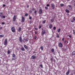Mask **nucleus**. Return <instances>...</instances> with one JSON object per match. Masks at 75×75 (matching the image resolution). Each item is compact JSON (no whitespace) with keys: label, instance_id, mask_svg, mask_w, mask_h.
Masks as SVG:
<instances>
[{"label":"nucleus","instance_id":"1","mask_svg":"<svg viewBox=\"0 0 75 75\" xmlns=\"http://www.w3.org/2000/svg\"><path fill=\"white\" fill-rule=\"evenodd\" d=\"M51 7L52 8V9L53 10L55 8V5H54V4H51Z\"/></svg>","mask_w":75,"mask_h":75},{"label":"nucleus","instance_id":"2","mask_svg":"<svg viewBox=\"0 0 75 75\" xmlns=\"http://www.w3.org/2000/svg\"><path fill=\"white\" fill-rule=\"evenodd\" d=\"M11 30L12 32L13 33H15V28L13 27L11 28Z\"/></svg>","mask_w":75,"mask_h":75},{"label":"nucleus","instance_id":"3","mask_svg":"<svg viewBox=\"0 0 75 75\" xmlns=\"http://www.w3.org/2000/svg\"><path fill=\"white\" fill-rule=\"evenodd\" d=\"M4 45H7V39H6L4 42Z\"/></svg>","mask_w":75,"mask_h":75},{"label":"nucleus","instance_id":"4","mask_svg":"<svg viewBox=\"0 0 75 75\" xmlns=\"http://www.w3.org/2000/svg\"><path fill=\"white\" fill-rule=\"evenodd\" d=\"M58 46L59 47H60V48H62L63 47V45L62 43H60L58 45Z\"/></svg>","mask_w":75,"mask_h":75},{"label":"nucleus","instance_id":"5","mask_svg":"<svg viewBox=\"0 0 75 75\" xmlns=\"http://www.w3.org/2000/svg\"><path fill=\"white\" fill-rule=\"evenodd\" d=\"M68 8L69 10H72V6L71 5H68Z\"/></svg>","mask_w":75,"mask_h":75},{"label":"nucleus","instance_id":"6","mask_svg":"<svg viewBox=\"0 0 75 75\" xmlns=\"http://www.w3.org/2000/svg\"><path fill=\"white\" fill-rule=\"evenodd\" d=\"M25 21V19H24V16L22 17V23H24Z\"/></svg>","mask_w":75,"mask_h":75},{"label":"nucleus","instance_id":"7","mask_svg":"<svg viewBox=\"0 0 75 75\" xmlns=\"http://www.w3.org/2000/svg\"><path fill=\"white\" fill-rule=\"evenodd\" d=\"M45 34V30H43L42 32V35H43Z\"/></svg>","mask_w":75,"mask_h":75},{"label":"nucleus","instance_id":"8","mask_svg":"<svg viewBox=\"0 0 75 75\" xmlns=\"http://www.w3.org/2000/svg\"><path fill=\"white\" fill-rule=\"evenodd\" d=\"M16 19V16H14L13 18V21H15Z\"/></svg>","mask_w":75,"mask_h":75},{"label":"nucleus","instance_id":"9","mask_svg":"<svg viewBox=\"0 0 75 75\" xmlns=\"http://www.w3.org/2000/svg\"><path fill=\"white\" fill-rule=\"evenodd\" d=\"M37 58V57H36L35 56H32L31 57V59H35Z\"/></svg>","mask_w":75,"mask_h":75},{"label":"nucleus","instance_id":"10","mask_svg":"<svg viewBox=\"0 0 75 75\" xmlns=\"http://www.w3.org/2000/svg\"><path fill=\"white\" fill-rule=\"evenodd\" d=\"M19 40L20 42H23V39L21 36H20L19 37Z\"/></svg>","mask_w":75,"mask_h":75},{"label":"nucleus","instance_id":"11","mask_svg":"<svg viewBox=\"0 0 75 75\" xmlns=\"http://www.w3.org/2000/svg\"><path fill=\"white\" fill-rule=\"evenodd\" d=\"M73 20H71V23L74 22V21H75V17H73Z\"/></svg>","mask_w":75,"mask_h":75},{"label":"nucleus","instance_id":"12","mask_svg":"<svg viewBox=\"0 0 75 75\" xmlns=\"http://www.w3.org/2000/svg\"><path fill=\"white\" fill-rule=\"evenodd\" d=\"M28 41V38H27L26 39H24L23 41V42H25V41Z\"/></svg>","mask_w":75,"mask_h":75},{"label":"nucleus","instance_id":"13","mask_svg":"<svg viewBox=\"0 0 75 75\" xmlns=\"http://www.w3.org/2000/svg\"><path fill=\"white\" fill-rule=\"evenodd\" d=\"M42 9L41 8L39 10L40 14H42Z\"/></svg>","mask_w":75,"mask_h":75},{"label":"nucleus","instance_id":"14","mask_svg":"<svg viewBox=\"0 0 75 75\" xmlns=\"http://www.w3.org/2000/svg\"><path fill=\"white\" fill-rule=\"evenodd\" d=\"M21 29H22V28L21 27H19L18 28V31L19 32H20L21 31Z\"/></svg>","mask_w":75,"mask_h":75},{"label":"nucleus","instance_id":"15","mask_svg":"<svg viewBox=\"0 0 75 75\" xmlns=\"http://www.w3.org/2000/svg\"><path fill=\"white\" fill-rule=\"evenodd\" d=\"M0 16H1V18H6V16H2L0 15Z\"/></svg>","mask_w":75,"mask_h":75},{"label":"nucleus","instance_id":"16","mask_svg":"<svg viewBox=\"0 0 75 75\" xmlns=\"http://www.w3.org/2000/svg\"><path fill=\"white\" fill-rule=\"evenodd\" d=\"M70 72V70H68V72L66 73V74L67 75H69V72Z\"/></svg>","mask_w":75,"mask_h":75},{"label":"nucleus","instance_id":"17","mask_svg":"<svg viewBox=\"0 0 75 75\" xmlns=\"http://www.w3.org/2000/svg\"><path fill=\"white\" fill-rule=\"evenodd\" d=\"M21 50L23 51H25V49L24 47H21Z\"/></svg>","mask_w":75,"mask_h":75},{"label":"nucleus","instance_id":"18","mask_svg":"<svg viewBox=\"0 0 75 75\" xmlns=\"http://www.w3.org/2000/svg\"><path fill=\"white\" fill-rule=\"evenodd\" d=\"M24 47L25 49H28V47L25 45H24Z\"/></svg>","mask_w":75,"mask_h":75},{"label":"nucleus","instance_id":"19","mask_svg":"<svg viewBox=\"0 0 75 75\" xmlns=\"http://www.w3.org/2000/svg\"><path fill=\"white\" fill-rule=\"evenodd\" d=\"M65 11L66 13H69V11L68 9H66Z\"/></svg>","mask_w":75,"mask_h":75},{"label":"nucleus","instance_id":"20","mask_svg":"<svg viewBox=\"0 0 75 75\" xmlns=\"http://www.w3.org/2000/svg\"><path fill=\"white\" fill-rule=\"evenodd\" d=\"M75 54V51H74L72 53V55H74Z\"/></svg>","mask_w":75,"mask_h":75},{"label":"nucleus","instance_id":"21","mask_svg":"<svg viewBox=\"0 0 75 75\" xmlns=\"http://www.w3.org/2000/svg\"><path fill=\"white\" fill-rule=\"evenodd\" d=\"M51 52L53 53L54 52V49H52V50H51Z\"/></svg>","mask_w":75,"mask_h":75},{"label":"nucleus","instance_id":"22","mask_svg":"<svg viewBox=\"0 0 75 75\" xmlns=\"http://www.w3.org/2000/svg\"><path fill=\"white\" fill-rule=\"evenodd\" d=\"M40 49L42 51H43V49H44V47H43V46L41 47H40Z\"/></svg>","mask_w":75,"mask_h":75},{"label":"nucleus","instance_id":"23","mask_svg":"<svg viewBox=\"0 0 75 75\" xmlns=\"http://www.w3.org/2000/svg\"><path fill=\"white\" fill-rule=\"evenodd\" d=\"M45 22H46V20H44L42 23L43 24H45Z\"/></svg>","mask_w":75,"mask_h":75},{"label":"nucleus","instance_id":"24","mask_svg":"<svg viewBox=\"0 0 75 75\" xmlns=\"http://www.w3.org/2000/svg\"><path fill=\"white\" fill-rule=\"evenodd\" d=\"M12 57L13 58H15L16 57V55H15V54H13V57Z\"/></svg>","mask_w":75,"mask_h":75},{"label":"nucleus","instance_id":"25","mask_svg":"<svg viewBox=\"0 0 75 75\" xmlns=\"http://www.w3.org/2000/svg\"><path fill=\"white\" fill-rule=\"evenodd\" d=\"M49 27L50 28H52V25L50 24V25L49 26Z\"/></svg>","mask_w":75,"mask_h":75},{"label":"nucleus","instance_id":"26","mask_svg":"<svg viewBox=\"0 0 75 75\" xmlns=\"http://www.w3.org/2000/svg\"><path fill=\"white\" fill-rule=\"evenodd\" d=\"M57 38H59V35L58 34V33H57Z\"/></svg>","mask_w":75,"mask_h":75},{"label":"nucleus","instance_id":"27","mask_svg":"<svg viewBox=\"0 0 75 75\" xmlns=\"http://www.w3.org/2000/svg\"><path fill=\"white\" fill-rule=\"evenodd\" d=\"M60 6L61 7H62V6H64V4H60Z\"/></svg>","mask_w":75,"mask_h":75},{"label":"nucleus","instance_id":"28","mask_svg":"<svg viewBox=\"0 0 75 75\" xmlns=\"http://www.w3.org/2000/svg\"><path fill=\"white\" fill-rule=\"evenodd\" d=\"M54 21V19H51V22L52 23H53Z\"/></svg>","mask_w":75,"mask_h":75},{"label":"nucleus","instance_id":"29","mask_svg":"<svg viewBox=\"0 0 75 75\" xmlns=\"http://www.w3.org/2000/svg\"><path fill=\"white\" fill-rule=\"evenodd\" d=\"M57 31L58 33L60 32V31H61V29H58L57 30Z\"/></svg>","mask_w":75,"mask_h":75},{"label":"nucleus","instance_id":"30","mask_svg":"<svg viewBox=\"0 0 75 75\" xmlns=\"http://www.w3.org/2000/svg\"><path fill=\"white\" fill-rule=\"evenodd\" d=\"M10 51L9 50L8 51V54H10Z\"/></svg>","mask_w":75,"mask_h":75},{"label":"nucleus","instance_id":"31","mask_svg":"<svg viewBox=\"0 0 75 75\" xmlns=\"http://www.w3.org/2000/svg\"><path fill=\"white\" fill-rule=\"evenodd\" d=\"M64 42L65 43H66V44H68V41H64Z\"/></svg>","mask_w":75,"mask_h":75},{"label":"nucleus","instance_id":"32","mask_svg":"<svg viewBox=\"0 0 75 75\" xmlns=\"http://www.w3.org/2000/svg\"><path fill=\"white\" fill-rule=\"evenodd\" d=\"M45 9H46V10H47V9H48V7L47 6H45Z\"/></svg>","mask_w":75,"mask_h":75},{"label":"nucleus","instance_id":"33","mask_svg":"<svg viewBox=\"0 0 75 75\" xmlns=\"http://www.w3.org/2000/svg\"><path fill=\"white\" fill-rule=\"evenodd\" d=\"M73 32L74 35H75V31L74 30H73Z\"/></svg>","mask_w":75,"mask_h":75},{"label":"nucleus","instance_id":"34","mask_svg":"<svg viewBox=\"0 0 75 75\" xmlns=\"http://www.w3.org/2000/svg\"><path fill=\"white\" fill-rule=\"evenodd\" d=\"M40 67L41 68H42V67H43V66H42V64L40 65Z\"/></svg>","mask_w":75,"mask_h":75},{"label":"nucleus","instance_id":"35","mask_svg":"<svg viewBox=\"0 0 75 75\" xmlns=\"http://www.w3.org/2000/svg\"><path fill=\"white\" fill-rule=\"evenodd\" d=\"M28 13H26L25 14V16H28Z\"/></svg>","mask_w":75,"mask_h":75},{"label":"nucleus","instance_id":"36","mask_svg":"<svg viewBox=\"0 0 75 75\" xmlns=\"http://www.w3.org/2000/svg\"><path fill=\"white\" fill-rule=\"evenodd\" d=\"M56 27H55V26H54L53 27V30H56Z\"/></svg>","mask_w":75,"mask_h":75},{"label":"nucleus","instance_id":"37","mask_svg":"<svg viewBox=\"0 0 75 75\" xmlns=\"http://www.w3.org/2000/svg\"><path fill=\"white\" fill-rule=\"evenodd\" d=\"M4 37V35H0V37Z\"/></svg>","mask_w":75,"mask_h":75},{"label":"nucleus","instance_id":"38","mask_svg":"<svg viewBox=\"0 0 75 75\" xmlns=\"http://www.w3.org/2000/svg\"><path fill=\"white\" fill-rule=\"evenodd\" d=\"M52 59H53L52 58H50V60L51 61V62H52Z\"/></svg>","mask_w":75,"mask_h":75},{"label":"nucleus","instance_id":"39","mask_svg":"<svg viewBox=\"0 0 75 75\" xmlns=\"http://www.w3.org/2000/svg\"><path fill=\"white\" fill-rule=\"evenodd\" d=\"M68 36L69 37H70V38H72V36L71 35H69Z\"/></svg>","mask_w":75,"mask_h":75},{"label":"nucleus","instance_id":"40","mask_svg":"<svg viewBox=\"0 0 75 75\" xmlns=\"http://www.w3.org/2000/svg\"><path fill=\"white\" fill-rule=\"evenodd\" d=\"M37 11L36 10H35V14H37Z\"/></svg>","mask_w":75,"mask_h":75},{"label":"nucleus","instance_id":"41","mask_svg":"<svg viewBox=\"0 0 75 75\" xmlns=\"http://www.w3.org/2000/svg\"><path fill=\"white\" fill-rule=\"evenodd\" d=\"M46 6H47V7H49V6H50V4H47L46 5Z\"/></svg>","mask_w":75,"mask_h":75},{"label":"nucleus","instance_id":"42","mask_svg":"<svg viewBox=\"0 0 75 75\" xmlns=\"http://www.w3.org/2000/svg\"><path fill=\"white\" fill-rule=\"evenodd\" d=\"M42 26L41 25H40L39 27V29H40L41 28Z\"/></svg>","mask_w":75,"mask_h":75},{"label":"nucleus","instance_id":"43","mask_svg":"<svg viewBox=\"0 0 75 75\" xmlns=\"http://www.w3.org/2000/svg\"><path fill=\"white\" fill-rule=\"evenodd\" d=\"M29 19L30 20H31V19H32V17H29Z\"/></svg>","mask_w":75,"mask_h":75},{"label":"nucleus","instance_id":"44","mask_svg":"<svg viewBox=\"0 0 75 75\" xmlns=\"http://www.w3.org/2000/svg\"><path fill=\"white\" fill-rule=\"evenodd\" d=\"M34 38H35V40H36V38H37V36H35V37Z\"/></svg>","mask_w":75,"mask_h":75},{"label":"nucleus","instance_id":"45","mask_svg":"<svg viewBox=\"0 0 75 75\" xmlns=\"http://www.w3.org/2000/svg\"><path fill=\"white\" fill-rule=\"evenodd\" d=\"M35 34H37V32L36 31H35Z\"/></svg>","mask_w":75,"mask_h":75},{"label":"nucleus","instance_id":"46","mask_svg":"<svg viewBox=\"0 0 75 75\" xmlns=\"http://www.w3.org/2000/svg\"><path fill=\"white\" fill-rule=\"evenodd\" d=\"M5 24L4 22H2V24Z\"/></svg>","mask_w":75,"mask_h":75},{"label":"nucleus","instance_id":"47","mask_svg":"<svg viewBox=\"0 0 75 75\" xmlns=\"http://www.w3.org/2000/svg\"><path fill=\"white\" fill-rule=\"evenodd\" d=\"M27 8H28V7H29V5H27Z\"/></svg>","mask_w":75,"mask_h":75},{"label":"nucleus","instance_id":"48","mask_svg":"<svg viewBox=\"0 0 75 75\" xmlns=\"http://www.w3.org/2000/svg\"><path fill=\"white\" fill-rule=\"evenodd\" d=\"M29 12H30V13H32V11H29Z\"/></svg>","mask_w":75,"mask_h":75},{"label":"nucleus","instance_id":"49","mask_svg":"<svg viewBox=\"0 0 75 75\" xmlns=\"http://www.w3.org/2000/svg\"><path fill=\"white\" fill-rule=\"evenodd\" d=\"M35 30H38V29H37V28H35Z\"/></svg>","mask_w":75,"mask_h":75},{"label":"nucleus","instance_id":"50","mask_svg":"<svg viewBox=\"0 0 75 75\" xmlns=\"http://www.w3.org/2000/svg\"><path fill=\"white\" fill-rule=\"evenodd\" d=\"M3 12H1V13H0V14H1L2 15H3Z\"/></svg>","mask_w":75,"mask_h":75},{"label":"nucleus","instance_id":"51","mask_svg":"<svg viewBox=\"0 0 75 75\" xmlns=\"http://www.w3.org/2000/svg\"><path fill=\"white\" fill-rule=\"evenodd\" d=\"M5 6H6V5L5 4H4L3 5V7H5Z\"/></svg>","mask_w":75,"mask_h":75},{"label":"nucleus","instance_id":"52","mask_svg":"<svg viewBox=\"0 0 75 75\" xmlns=\"http://www.w3.org/2000/svg\"><path fill=\"white\" fill-rule=\"evenodd\" d=\"M53 61L54 62H55V61H56L55 59H53Z\"/></svg>","mask_w":75,"mask_h":75},{"label":"nucleus","instance_id":"53","mask_svg":"<svg viewBox=\"0 0 75 75\" xmlns=\"http://www.w3.org/2000/svg\"><path fill=\"white\" fill-rule=\"evenodd\" d=\"M34 10H35V9H34V8H33L32 9V11H34Z\"/></svg>","mask_w":75,"mask_h":75},{"label":"nucleus","instance_id":"54","mask_svg":"<svg viewBox=\"0 0 75 75\" xmlns=\"http://www.w3.org/2000/svg\"><path fill=\"white\" fill-rule=\"evenodd\" d=\"M64 38H62V41H64Z\"/></svg>","mask_w":75,"mask_h":75},{"label":"nucleus","instance_id":"55","mask_svg":"<svg viewBox=\"0 0 75 75\" xmlns=\"http://www.w3.org/2000/svg\"><path fill=\"white\" fill-rule=\"evenodd\" d=\"M2 28H3V27H0V29H1Z\"/></svg>","mask_w":75,"mask_h":75},{"label":"nucleus","instance_id":"56","mask_svg":"<svg viewBox=\"0 0 75 75\" xmlns=\"http://www.w3.org/2000/svg\"><path fill=\"white\" fill-rule=\"evenodd\" d=\"M12 60H14V58H12Z\"/></svg>","mask_w":75,"mask_h":75},{"label":"nucleus","instance_id":"57","mask_svg":"<svg viewBox=\"0 0 75 75\" xmlns=\"http://www.w3.org/2000/svg\"><path fill=\"white\" fill-rule=\"evenodd\" d=\"M17 50H19V49H18V48H17Z\"/></svg>","mask_w":75,"mask_h":75},{"label":"nucleus","instance_id":"58","mask_svg":"<svg viewBox=\"0 0 75 75\" xmlns=\"http://www.w3.org/2000/svg\"><path fill=\"white\" fill-rule=\"evenodd\" d=\"M71 75H74L73 74H71Z\"/></svg>","mask_w":75,"mask_h":75},{"label":"nucleus","instance_id":"59","mask_svg":"<svg viewBox=\"0 0 75 75\" xmlns=\"http://www.w3.org/2000/svg\"><path fill=\"white\" fill-rule=\"evenodd\" d=\"M24 41H25L24 42H25V40H24Z\"/></svg>","mask_w":75,"mask_h":75},{"label":"nucleus","instance_id":"60","mask_svg":"<svg viewBox=\"0 0 75 75\" xmlns=\"http://www.w3.org/2000/svg\"><path fill=\"white\" fill-rule=\"evenodd\" d=\"M13 75H15V74H13Z\"/></svg>","mask_w":75,"mask_h":75},{"label":"nucleus","instance_id":"61","mask_svg":"<svg viewBox=\"0 0 75 75\" xmlns=\"http://www.w3.org/2000/svg\"><path fill=\"white\" fill-rule=\"evenodd\" d=\"M68 0V1H69V0Z\"/></svg>","mask_w":75,"mask_h":75},{"label":"nucleus","instance_id":"62","mask_svg":"<svg viewBox=\"0 0 75 75\" xmlns=\"http://www.w3.org/2000/svg\"><path fill=\"white\" fill-rule=\"evenodd\" d=\"M34 53H35V52Z\"/></svg>","mask_w":75,"mask_h":75},{"label":"nucleus","instance_id":"63","mask_svg":"<svg viewBox=\"0 0 75 75\" xmlns=\"http://www.w3.org/2000/svg\"><path fill=\"white\" fill-rule=\"evenodd\" d=\"M26 35H27V34H26Z\"/></svg>","mask_w":75,"mask_h":75}]
</instances>
